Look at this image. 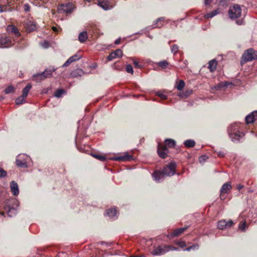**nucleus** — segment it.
<instances>
[{
    "mask_svg": "<svg viewBox=\"0 0 257 257\" xmlns=\"http://www.w3.org/2000/svg\"><path fill=\"white\" fill-rule=\"evenodd\" d=\"M240 124L238 122H234L227 128L228 136L231 140L234 143L239 142L244 136V133L240 131Z\"/></svg>",
    "mask_w": 257,
    "mask_h": 257,
    "instance_id": "1",
    "label": "nucleus"
},
{
    "mask_svg": "<svg viewBox=\"0 0 257 257\" xmlns=\"http://www.w3.org/2000/svg\"><path fill=\"white\" fill-rule=\"evenodd\" d=\"M257 59V51L252 48L248 49L244 51L241 57V63Z\"/></svg>",
    "mask_w": 257,
    "mask_h": 257,
    "instance_id": "2",
    "label": "nucleus"
},
{
    "mask_svg": "<svg viewBox=\"0 0 257 257\" xmlns=\"http://www.w3.org/2000/svg\"><path fill=\"white\" fill-rule=\"evenodd\" d=\"M178 248L172 245L159 246L156 248L152 252L154 255H163L170 250H177Z\"/></svg>",
    "mask_w": 257,
    "mask_h": 257,
    "instance_id": "3",
    "label": "nucleus"
},
{
    "mask_svg": "<svg viewBox=\"0 0 257 257\" xmlns=\"http://www.w3.org/2000/svg\"><path fill=\"white\" fill-rule=\"evenodd\" d=\"M30 158L25 154L19 155L16 159V164L19 167L27 168Z\"/></svg>",
    "mask_w": 257,
    "mask_h": 257,
    "instance_id": "4",
    "label": "nucleus"
},
{
    "mask_svg": "<svg viewBox=\"0 0 257 257\" xmlns=\"http://www.w3.org/2000/svg\"><path fill=\"white\" fill-rule=\"evenodd\" d=\"M228 14L231 19H236L241 16V9L238 5H235L230 7Z\"/></svg>",
    "mask_w": 257,
    "mask_h": 257,
    "instance_id": "5",
    "label": "nucleus"
},
{
    "mask_svg": "<svg viewBox=\"0 0 257 257\" xmlns=\"http://www.w3.org/2000/svg\"><path fill=\"white\" fill-rule=\"evenodd\" d=\"M176 164L175 162H171L162 170L163 173L166 176H172L175 174Z\"/></svg>",
    "mask_w": 257,
    "mask_h": 257,
    "instance_id": "6",
    "label": "nucleus"
},
{
    "mask_svg": "<svg viewBox=\"0 0 257 257\" xmlns=\"http://www.w3.org/2000/svg\"><path fill=\"white\" fill-rule=\"evenodd\" d=\"M14 44L10 37H5L0 38V48H8Z\"/></svg>",
    "mask_w": 257,
    "mask_h": 257,
    "instance_id": "7",
    "label": "nucleus"
},
{
    "mask_svg": "<svg viewBox=\"0 0 257 257\" xmlns=\"http://www.w3.org/2000/svg\"><path fill=\"white\" fill-rule=\"evenodd\" d=\"M158 154L159 156L162 159H165L167 156L168 150L166 146H163L159 143L158 145Z\"/></svg>",
    "mask_w": 257,
    "mask_h": 257,
    "instance_id": "8",
    "label": "nucleus"
},
{
    "mask_svg": "<svg viewBox=\"0 0 257 257\" xmlns=\"http://www.w3.org/2000/svg\"><path fill=\"white\" fill-rule=\"evenodd\" d=\"M233 222L232 220H229L228 221H226L225 220H222L218 222L217 227L219 229L223 230L226 228L229 227L232 225Z\"/></svg>",
    "mask_w": 257,
    "mask_h": 257,
    "instance_id": "9",
    "label": "nucleus"
},
{
    "mask_svg": "<svg viewBox=\"0 0 257 257\" xmlns=\"http://www.w3.org/2000/svg\"><path fill=\"white\" fill-rule=\"evenodd\" d=\"M6 30L10 34H13L16 37L20 36L21 34L17 28L13 25H9L7 26Z\"/></svg>",
    "mask_w": 257,
    "mask_h": 257,
    "instance_id": "10",
    "label": "nucleus"
},
{
    "mask_svg": "<svg viewBox=\"0 0 257 257\" xmlns=\"http://www.w3.org/2000/svg\"><path fill=\"white\" fill-rule=\"evenodd\" d=\"M122 55L123 53L122 51L120 49H118L115 51L110 53L108 56L107 57V60L110 61L115 58H120L122 56Z\"/></svg>",
    "mask_w": 257,
    "mask_h": 257,
    "instance_id": "11",
    "label": "nucleus"
},
{
    "mask_svg": "<svg viewBox=\"0 0 257 257\" xmlns=\"http://www.w3.org/2000/svg\"><path fill=\"white\" fill-rule=\"evenodd\" d=\"M257 118V111H253L245 117V121L246 123H253Z\"/></svg>",
    "mask_w": 257,
    "mask_h": 257,
    "instance_id": "12",
    "label": "nucleus"
},
{
    "mask_svg": "<svg viewBox=\"0 0 257 257\" xmlns=\"http://www.w3.org/2000/svg\"><path fill=\"white\" fill-rule=\"evenodd\" d=\"M81 55H78V54H76L70 57L65 62V63L62 65L63 67H67L69 65H70L71 63L75 62L77 60H79L81 59Z\"/></svg>",
    "mask_w": 257,
    "mask_h": 257,
    "instance_id": "13",
    "label": "nucleus"
},
{
    "mask_svg": "<svg viewBox=\"0 0 257 257\" xmlns=\"http://www.w3.org/2000/svg\"><path fill=\"white\" fill-rule=\"evenodd\" d=\"M56 69L54 67H49L46 69L43 72H41L43 78L45 79L52 77V73L56 71Z\"/></svg>",
    "mask_w": 257,
    "mask_h": 257,
    "instance_id": "14",
    "label": "nucleus"
},
{
    "mask_svg": "<svg viewBox=\"0 0 257 257\" xmlns=\"http://www.w3.org/2000/svg\"><path fill=\"white\" fill-rule=\"evenodd\" d=\"M166 175L163 173L162 171H157L154 172L152 174V177L155 181L159 182L160 180L164 179Z\"/></svg>",
    "mask_w": 257,
    "mask_h": 257,
    "instance_id": "15",
    "label": "nucleus"
},
{
    "mask_svg": "<svg viewBox=\"0 0 257 257\" xmlns=\"http://www.w3.org/2000/svg\"><path fill=\"white\" fill-rule=\"evenodd\" d=\"M72 5L68 3L60 5L58 7V10H62V11L66 13H70L72 11Z\"/></svg>",
    "mask_w": 257,
    "mask_h": 257,
    "instance_id": "16",
    "label": "nucleus"
},
{
    "mask_svg": "<svg viewBox=\"0 0 257 257\" xmlns=\"http://www.w3.org/2000/svg\"><path fill=\"white\" fill-rule=\"evenodd\" d=\"M10 187L12 194L14 196L18 195L19 193V189L17 183L15 181H12L10 183Z\"/></svg>",
    "mask_w": 257,
    "mask_h": 257,
    "instance_id": "17",
    "label": "nucleus"
},
{
    "mask_svg": "<svg viewBox=\"0 0 257 257\" xmlns=\"http://www.w3.org/2000/svg\"><path fill=\"white\" fill-rule=\"evenodd\" d=\"M188 227H181L175 230L173 233L167 235V237L169 238H173L175 236H177L180 234L182 233Z\"/></svg>",
    "mask_w": 257,
    "mask_h": 257,
    "instance_id": "18",
    "label": "nucleus"
},
{
    "mask_svg": "<svg viewBox=\"0 0 257 257\" xmlns=\"http://www.w3.org/2000/svg\"><path fill=\"white\" fill-rule=\"evenodd\" d=\"M26 28L29 32L34 31L37 29V25L35 22L32 21H28L26 23Z\"/></svg>",
    "mask_w": 257,
    "mask_h": 257,
    "instance_id": "19",
    "label": "nucleus"
},
{
    "mask_svg": "<svg viewBox=\"0 0 257 257\" xmlns=\"http://www.w3.org/2000/svg\"><path fill=\"white\" fill-rule=\"evenodd\" d=\"M131 159H132V156L126 153L123 156L113 157L112 160L117 161H124L130 160Z\"/></svg>",
    "mask_w": 257,
    "mask_h": 257,
    "instance_id": "20",
    "label": "nucleus"
},
{
    "mask_svg": "<svg viewBox=\"0 0 257 257\" xmlns=\"http://www.w3.org/2000/svg\"><path fill=\"white\" fill-rule=\"evenodd\" d=\"M106 213L110 218L114 220L117 218V211L115 208L107 210Z\"/></svg>",
    "mask_w": 257,
    "mask_h": 257,
    "instance_id": "21",
    "label": "nucleus"
},
{
    "mask_svg": "<svg viewBox=\"0 0 257 257\" xmlns=\"http://www.w3.org/2000/svg\"><path fill=\"white\" fill-rule=\"evenodd\" d=\"M230 182H226L224 183L221 187L220 189V194L228 193V191L231 189Z\"/></svg>",
    "mask_w": 257,
    "mask_h": 257,
    "instance_id": "22",
    "label": "nucleus"
},
{
    "mask_svg": "<svg viewBox=\"0 0 257 257\" xmlns=\"http://www.w3.org/2000/svg\"><path fill=\"white\" fill-rule=\"evenodd\" d=\"M229 85H232V83L228 81H223L218 83L217 85L214 86L216 90H219L221 88H226Z\"/></svg>",
    "mask_w": 257,
    "mask_h": 257,
    "instance_id": "23",
    "label": "nucleus"
},
{
    "mask_svg": "<svg viewBox=\"0 0 257 257\" xmlns=\"http://www.w3.org/2000/svg\"><path fill=\"white\" fill-rule=\"evenodd\" d=\"M45 79L41 73L35 74L32 76V80L37 83L40 82Z\"/></svg>",
    "mask_w": 257,
    "mask_h": 257,
    "instance_id": "24",
    "label": "nucleus"
},
{
    "mask_svg": "<svg viewBox=\"0 0 257 257\" xmlns=\"http://www.w3.org/2000/svg\"><path fill=\"white\" fill-rule=\"evenodd\" d=\"M88 38V35L86 31H83L78 35V40L81 43H84Z\"/></svg>",
    "mask_w": 257,
    "mask_h": 257,
    "instance_id": "25",
    "label": "nucleus"
},
{
    "mask_svg": "<svg viewBox=\"0 0 257 257\" xmlns=\"http://www.w3.org/2000/svg\"><path fill=\"white\" fill-rule=\"evenodd\" d=\"M217 63L215 60H212L209 61L208 64V68L211 72H213L216 68Z\"/></svg>",
    "mask_w": 257,
    "mask_h": 257,
    "instance_id": "26",
    "label": "nucleus"
},
{
    "mask_svg": "<svg viewBox=\"0 0 257 257\" xmlns=\"http://www.w3.org/2000/svg\"><path fill=\"white\" fill-rule=\"evenodd\" d=\"M84 74L83 71L81 69H77L72 71L71 75L73 77L81 76Z\"/></svg>",
    "mask_w": 257,
    "mask_h": 257,
    "instance_id": "27",
    "label": "nucleus"
},
{
    "mask_svg": "<svg viewBox=\"0 0 257 257\" xmlns=\"http://www.w3.org/2000/svg\"><path fill=\"white\" fill-rule=\"evenodd\" d=\"M98 5L105 10H108L110 9L107 1H99Z\"/></svg>",
    "mask_w": 257,
    "mask_h": 257,
    "instance_id": "28",
    "label": "nucleus"
},
{
    "mask_svg": "<svg viewBox=\"0 0 257 257\" xmlns=\"http://www.w3.org/2000/svg\"><path fill=\"white\" fill-rule=\"evenodd\" d=\"M164 21V17H161L158 18L155 23L153 24L154 28H161L163 26V23Z\"/></svg>",
    "mask_w": 257,
    "mask_h": 257,
    "instance_id": "29",
    "label": "nucleus"
},
{
    "mask_svg": "<svg viewBox=\"0 0 257 257\" xmlns=\"http://www.w3.org/2000/svg\"><path fill=\"white\" fill-rule=\"evenodd\" d=\"M165 145L164 146H166L167 147L168 146L170 148L174 147L176 144L175 141L174 140L171 139H166L165 141Z\"/></svg>",
    "mask_w": 257,
    "mask_h": 257,
    "instance_id": "30",
    "label": "nucleus"
},
{
    "mask_svg": "<svg viewBox=\"0 0 257 257\" xmlns=\"http://www.w3.org/2000/svg\"><path fill=\"white\" fill-rule=\"evenodd\" d=\"M219 14L218 10H215L209 13H207L204 15V17L206 19L211 18Z\"/></svg>",
    "mask_w": 257,
    "mask_h": 257,
    "instance_id": "31",
    "label": "nucleus"
},
{
    "mask_svg": "<svg viewBox=\"0 0 257 257\" xmlns=\"http://www.w3.org/2000/svg\"><path fill=\"white\" fill-rule=\"evenodd\" d=\"M32 88V85L30 84H28L26 86L23 90L22 95L25 97H27L28 93Z\"/></svg>",
    "mask_w": 257,
    "mask_h": 257,
    "instance_id": "32",
    "label": "nucleus"
},
{
    "mask_svg": "<svg viewBox=\"0 0 257 257\" xmlns=\"http://www.w3.org/2000/svg\"><path fill=\"white\" fill-rule=\"evenodd\" d=\"M184 145L187 148H191L195 146V142L193 140H187L184 142Z\"/></svg>",
    "mask_w": 257,
    "mask_h": 257,
    "instance_id": "33",
    "label": "nucleus"
},
{
    "mask_svg": "<svg viewBox=\"0 0 257 257\" xmlns=\"http://www.w3.org/2000/svg\"><path fill=\"white\" fill-rule=\"evenodd\" d=\"M26 98V97L23 96L22 95L21 96H20V97H19L18 98H17L16 99V101H15L16 104L17 105H20V104H23L24 102H25Z\"/></svg>",
    "mask_w": 257,
    "mask_h": 257,
    "instance_id": "34",
    "label": "nucleus"
},
{
    "mask_svg": "<svg viewBox=\"0 0 257 257\" xmlns=\"http://www.w3.org/2000/svg\"><path fill=\"white\" fill-rule=\"evenodd\" d=\"M65 92V91L64 90L62 89H59L55 91L54 96L57 98H59L62 94H64Z\"/></svg>",
    "mask_w": 257,
    "mask_h": 257,
    "instance_id": "35",
    "label": "nucleus"
},
{
    "mask_svg": "<svg viewBox=\"0 0 257 257\" xmlns=\"http://www.w3.org/2000/svg\"><path fill=\"white\" fill-rule=\"evenodd\" d=\"M156 95L162 99H166L167 98V95L163 91H158L156 92Z\"/></svg>",
    "mask_w": 257,
    "mask_h": 257,
    "instance_id": "36",
    "label": "nucleus"
},
{
    "mask_svg": "<svg viewBox=\"0 0 257 257\" xmlns=\"http://www.w3.org/2000/svg\"><path fill=\"white\" fill-rule=\"evenodd\" d=\"M91 155L95 158H96L100 161H104L106 160V157L103 156H101V155H100L98 154H92Z\"/></svg>",
    "mask_w": 257,
    "mask_h": 257,
    "instance_id": "37",
    "label": "nucleus"
},
{
    "mask_svg": "<svg viewBox=\"0 0 257 257\" xmlns=\"http://www.w3.org/2000/svg\"><path fill=\"white\" fill-rule=\"evenodd\" d=\"M184 86H185V83H184V81L182 80H181L179 81L176 88L178 90L181 91L183 89Z\"/></svg>",
    "mask_w": 257,
    "mask_h": 257,
    "instance_id": "38",
    "label": "nucleus"
},
{
    "mask_svg": "<svg viewBox=\"0 0 257 257\" xmlns=\"http://www.w3.org/2000/svg\"><path fill=\"white\" fill-rule=\"evenodd\" d=\"M158 65L159 67L164 69V68H166L167 66L168 65V62L166 60H164V61L159 62L158 63Z\"/></svg>",
    "mask_w": 257,
    "mask_h": 257,
    "instance_id": "39",
    "label": "nucleus"
},
{
    "mask_svg": "<svg viewBox=\"0 0 257 257\" xmlns=\"http://www.w3.org/2000/svg\"><path fill=\"white\" fill-rule=\"evenodd\" d=\"M14 87L13 86L11 85L6 88L5 89L4 92L6 94H10L13 92L14 91Z\"/></svg>",
    "mask_w": 257,
    "mask_h": 257,
    "instance_id": "40",
    "label": "nucleus"
},
{
    "mask_svg": "<svg viewBox=\"0 0 257 257\" xmlns=\"http://www.w3.org/2000/svg\"><path fill=\"white\" fill-rule=\"evenodd\" d=\"M198 248H199V245L197 244H194L193 245H191V246L188 247L184 249V250L189 251L191 250V249H193V250L198 249Z\"/></svg>",
    "mask_w": 257,
    "mask_h": 257,
    "instance_id": "41",
    "label": "nucleus"
},
{
    "mask_svg": "<svg viewBox=\"0 0 257 257\" xmlns=\"http://www.w3.org/2000/svg\"><path fill=\"white\" fill-rule=\"evenodd\" d=\"M179 47L176 45H173L171 47V52L174 53V54H176L178 51Z\"/></svg>",
    "mask_w": 257,
    "mask_h": 257,
    "instance_id": "42",
    "label": "nucleus"
},
{
    "mask_svg": "<svg viewBox=\"0 0 257 257\" xmlns=\"http://www.w3.org/2000/svg\"><path fill=\"white\" fill-rule=\"evenodd\" d=\"M126 71L127 73H131L132 74L134 73V70L131 64H127L126 66Z\"/></svg>",
    "mask_w": 257,
    "mask_h": 257,
    "instance_id": "43",
    "label": "nucleus"
},
{
    "mask_svg": "<svg viewBox=\"0 0 257 257\" xmlns=\"http://www.w3.org/2000/svg\"><path fill=\"white\" fill-rule=\"evenodd\" d=\"M175 243L176 244L180 246L181 247H185L186 245L185 242L182 240H178L176 241Z\"/></svg>",
    "mask_w": 257,
    "mask_h": 257,
    "instance_id": "44",
    "label": "nucleus"
},
{
    "mask_svg": "<svg viewBox=\"0 0 257 257\" xmlns=\"http://www.w3.org/2000/svg\"><path fill=\"white\" fill-rule=\"evenodd\" d=\"M7 175V172L3 169L0 168V178H4Z\"/></svg>",
    "mask_w": 257,
    "mask_h": 257,
    "instance_id": "45",
    "label": "nucleus"
},
{
    "mask_svg": "<svg viewBox=\"0 0 257 257\" xmlns=\"http://www.w3.org/2000/svg\"><path fill=\"white\" fill-rule=\"evenodd\" d=\"M245 222H243L242 224H239L238 225V228L242 231H244L245 230Z\"/></svg>",
    "mask_w": 257,
    "mask_h": 257,
    "instance_id": "46",
    "label": "nucleus"
},
{
    "mask_svg": "<svg viewBox=\"0 0 257 257\" xmlns=\"http://www.w3.org/2000/svg\"><path fill=\"white\" fill-rule=\"evenodd\" d=\"M208 158V157L206 156V155H203V156H201L200 158H199V161L200 162H204L205 161H206L207 159Z\"/></svg>",
    "mask_w": 257,
    "mask_h": 257,
    "instance_id": "47",
    "label": "nucleus"
},
{
    "mask_svg": "<svg viewBox=\"0 0 257 257\" xmlns=\"http://www.w3.org/2000/svg\"><path fill=\"white\" fill-rule=\"evenodd\" d=\"M41 45L44 48H48L49 47V44L47 41L42 43Z\"/></svg>",
    "mask_w": 257,
    "mask_h": 257,
    "instance_id": "48",
    "label": "nucleus"
},
{
    "mask_svg": "<svg viewBox=\"0 0 257 257\" xmlns=\"http://www.w3.org/2000/svg\"><path fill=\"white\" fill-rule=\"evenodd\" d=\"M12 211H14V213H16V210L15 209H14V208H11L9 209V211L8 212L9 216H10V217L12 216V215L11 214V213L12 212Z\"/></svg>",
    "mask_w": 257,
    "mask_h": 257,
    "instance_id": "49",
    "label": "nucleus"
},
{
    "mask_svg": "<svg viewBox=\"0 0 257 257\" xmlns=\"http://www.w3.org/2000/svg\"><path fill=\"white\" fill-rule=\"evenodd\" d=\"M134 64L135 65V67L137 68H141V66L139 64V62L136 60H134Z\"/></svg>",
    "mask_w": 257,
    "mask_h": 257,
    "instance_id": "50",
    "label": "nucleus"
},
{
    "mask_svg": "<svg viewBox=\"0 0 257 257\" xmlns=\"http://www.w3.org/2000/svg\"><path fill=\"white\" fill-rule=\"evenodd\" d=\"M30 7L29 4H25L24 5V10L25 12H29L30 11Z\"/></svg>",
    "mask_w": 257,
    "mask_h": 257,
    "instance_id": "51",
    "label": "nucleus"
},
{
    "mask_svg": "<svg viewBox=\"0 0 257 257\" xmlns=\"http://www.w3.org/2000/svg\"><path fill=\"white\" fill-rule=\"evenodd\" d=\"M7 8L6 6L2 7L1 5H0V13H2L6 11Z\"/></svg>",
    "mask_w": 257,
    "mask_h": 257,
    "instance_id": "52",
    "label": "nucleus"
},
{
    "mask_svg": "<svg viewBox=\"0 0 257 257\" xmlns=\"http://www.w3.org/2000/svg\"><path fill=\"white\" fill-rule=\"evenodd\" d=\"M212 0H204V3L206 6L209 5Z\"/></svg>",
    "mask_w": 257,
    "mask_h": 257,
    "instance_id": "53",
    "label": "nucleus"
},
{
    "mask_svg": "<svg viewBox=\"0 0 257 257\" xmlns=\"http://www.w3.org/2000/svg\"><path fill=\"white\" fill-rule=\"evenodd\" d=\"M243 188V186L240 184H239L237 186L236 188L238 190H240Z\"/></svg>",
    "mask_w": 257,
    "mask_h": 257,
    "instance_id": "54",
    "label": "nucleus"
},
{
    "mask_svg": "<svg viewBox=\"0 0 257 257\" xmlns=\"http://www.w3.org/2000/svg\"><path fill=\"white\" fill-rule=\"evenodd\" d=\"M120 38H118V39H117L116 40H115L114 43L116 45H118L120 43Z\"/></svg>",
    "mask_w": 257,
    "mask_h": 257,
    "instance_id": "55",
    "label": "nucleus"
},
{
    "mask_svg": "<svg viewBox=\"0 0 257 257\" xmlns=\"http://www.w3.org/2000/svg\"><path fill=\"white\" fill-rule=\"evenodd\" d=\"M218 156H220V157H223L224 156V153L222 152H218Z\"/></svg>",
    "mask_w": 257,
    "mask_h": 257,
    "instance_id": "56",
    "label": "nucleus"
},
{
    "mask_svg": "<svg viewBox=\"0 0 257 257\" xmlns=\"http://www.w3.org/2000/svg\"><path fill=\"white\" fill-rule=\"evenodd\" d=\"M242 21H236V23L238 24V25H241L242 24Z\"/></svg>",
    "mask_w": 257,
    "mask_h": 257,
    "instance_id": "57",
    "label": "nucleus"
},
{
    "mask_svg": "<svg viewBox=\"0 0 257 257\" xmlns=\"http://www.w3.org/2000/svg\"><path fill=\"white\" fill-rule=\"evenodd\" d=\"M131 257H146L144 255H137V256H132Z\"/></svg>",
    "mask_w": 257,
    "mask_h": 257,
    "instance_id": "58",
    "label": "nucleus"
},
{
    "mask_svg": "<svg viewBox=\"0 0 257 257\" xmlns=\"http://www.w3.org/2000/svg\"><path fill=\"white\" fill-rule=\"evenodd\" d=\"M52 29H53V30L54 31H55V32H56V31H57V28H56V27H53L52 28Z\"/></svg>",
    "mask_w": 257,
    "mask_h": 257,
    "instance_id": "59",
    "label": "nucleus"
},
{
    "mask_svg": "<svg viewBox=\"0 0 257 257\" xmlns=\"http://www.w3.org/2000/svg\"><path fill=\"white\" fill-rule=\"evenodd\" d=\"M61 254H64L63 253H60V254H59V256H60L61 255Z\"/></svg>",
    "mask_w": 257,
    "mask_h": 257,
    "instance_id": "60",
    "label": "nucleus"
},
{
    "mask_svg": "<svg viewBox=\"0 0 257 257\" xmlns=\"http://www.w3.org/2000/svg\"><path fill=\"white\" fill-rule=\"evenodd\" d=\"M103 243H105V244H107V243L104 242H102V244H103Z\"/></svg>",
    "mask_w": 257,
    "mask_h": 257,
    "instance_id": "61",
    "label": "nucleus"
}]
</instances>
